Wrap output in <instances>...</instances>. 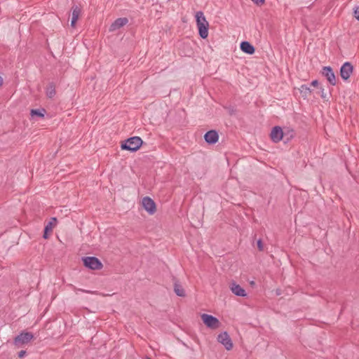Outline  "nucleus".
<instances>
[{
	"instance_id": "obj_1",
	"label": "nucleus",
	"mask_w": 359,
	"mask_h": 359,
	"mask_svg": "<svg viewBox=\"0 0 359 359\" xmlns=\"http://www.w3.org/2000/svg\"><path fill=\"white\" fill-rule=\"evenodd\" d=\"M195 17L200 36L202 39H206L208 36V22L201 11L196 12Z\"/></svg>"
},
{
	"instance_id": "obj_2",
	"label": "nucleus",
	"mask_w": 359,
	"mask_h": 359,
	"mask_svg": "<svg viewBox=\"0 0 359 359\" xmlns=\"http://www.w3.org/2000/svg\"><path fill=\"white\" fill-rule=\"evenodd\" d=\"M142 144V140L139 137H133L128 138L121 144V149L123 150H128L135 151L140 149Z\"/></svg>"
},
{
	"instance_id": "obj_3",
	"label": "nucleus",
	"mask_w": 359,
	"mask_h": 359,
	"mask_svg": "<svg viewBox=\"0 0 359 359\" xmlns=\"http://www.w3.org/2000/svg\"><path fill=\"white\" fill-rule=\"evenodd\" d=\"M201 318L203 323L208 327L212 330L217 329L220 326L219 320L209 314L203 313Z\"/></svg>"
},
{
	"instance_id": "obj_4",
	"label": "nucleus",
	"mask_w": 359,
	"mask_h": 359,
	"mask_svg": "<svg viewBox=\"0 0 359 359\" xmlns=\"http://www.w3.org/2000/svg\"><path fill=\"white\" fill-rule=\"evenodd\" d=\"M83 262L85 266L93 270L100 269L102 267L101 262L94 257H84Z\"/></svg>"
},
{
	"instance_id": "obj_5",
	"label": "nucleus",
	"mask_w": 359,
	"mask_h": 359,
	"mask_svg": "<svg viewBox=\"0 0 359 359\" xmlns=\"http://www.w3.org/2000/svg\"><path fill=\"white\" fill-rule=\"evenodd\" d=\"M142 205L143 208L148 212V214L152 215L156 211V206L154 201L149 197L145 196L142 199Z\"/></svg>"
},
{
	"instance_id": "obj_6",
	"label": "nucleus",
	"mask_w": 359,
	"mask_h": 359,
	"mask_svg": "<svg viewBox=\"0 0 359 359\" xmlns=\"http://www.w3.org/2000/svg\"><path fill=\"white\" fill-rule=\"evenodd\" d=\"M33 338L34 336L31 332H22L15 338L14 343L18 346H22L28 344Z\"/></svg>"
},
{
	"instance_id": "obj_7",
	"label": "nucleus",
	"mask_w": 359,
	"mask_h": 359,
	"mask_svg": "<svg viewBox=\"0 0 359 359\" xmlns=\"http://www.w3.org/2000/svg\"><path fill=\"white\" fill-rule=\"evenodd\" d=\"M217 340L224 346L226 350L229 351L233 348L232 341L226 332L220 333L217 337Z\"/></svg>"
},
{
	"instance_id": "obj_8",
	"label": "nucleus",
	"mask_w": 359,
	"mask_h": 359,
	"mask_svg": "<svg viewBox=\"0 0 359 359\" xmlns=\"http://www.w3.org/2000/svg\"><path fill=\"white\" fill-rule=\"evenodd\" d=\"M270 136L273 142H279L284 137L283 129L280 126L273 127Z\"/></svg>"
},
{
	"instance_id": "obj_9",
	"label": "nucleus",
	"mask_w": 359,
	"mask_h": 359,
	"mask_svg": "<svg viewBox=\"0 0 359 359\" xmlns=\"http://www.w3.org/2000/svg\"><path fill=\"white\" fill-rule=\"evenodd\" d=\"M353 72V66L350 62H345L341 67L340 75L344 80H347Z\"/></svg>"
},
{
	"instance_id": "obj_10",
	"label": "nucleus",
	"mask_w": 359,
	"mask_h": 359,
	"mask_svg": "<svg viewBox=\"0 0 359 359\" xmlns=\"http://www.w3.org/2000/svg\"><path fill=\"white\" fill-rule=\"evenodd\" d=\"M323 74L325 76L330 84L334 86L336 84L335 75L330 67H325L323 69Z\"/></svg>"
},
{
	"instance_id": "obj_11",
	"label": "nucleus",
	"mask_w": 359,
	"mask_h": 359,
	"mask_svg": "<svg viewBox=\"0 0 359 359\" xmlns=\"http://www.w3.org/2000/svg\"><path fill=\"white\" fill-rule=\"evenodd\" d=\"M128 22V20L126 18H118L109 27V31L114 32L126 25Z\"/></svg>"
},
{
	"instance_id": "obj_12",
	"label": "nucleus",
	"mask_w": 359,
	"mask_h": 359,
	"mask_svg": "<svg viewBox=\"0 0 359 359\" xmlns=\"http://www.w3.org/2000/svg\"><path fill=\"white\" fill-rule=\"evenodd\" d=\"M81 10L79 6L75 5L72 8V20H71V26L74 27L76 26V23L80 16Z\"/></svg>"
},
{
	"instance_id": "obj_13",
	"label": "nucleus",
	"mask_w": 359,
	"mask_h": 359,
	"mask_svg": "<svg viewBox=\"0 0 359 359\" xmlns=\"http://www.w3.org/2000/svg\"><path fill=\"white\" fill-rule=\"evenodd\" d=\"M205 140L209 144H215L218 141L219 135L215 130H210L204 135Z\"/></svg>"
},
{
	"instance_id": "obj_14",
	"label": "nucleus",
	"mask_w": 359,
	"mask_h": 359,
	"mask_svg": "<svg viewBox=\"0 0 359 359\" xmlns=\"http://www.w3.org/2000/svg\"><path fill=\"white\" fill-rule=\"evenodd\" d=\"M230 289L231 292L239 297H245L246 292L243 288H242L239 285L233 283L231 284Z\"/></svg>"
},
{
	"instance_id": "obj_15",
	"label": "nucleus",
	"mask_w": 359,
	"mask_h": 359,
	"mask_svg": "<svg viewBox=\"0 0 359 359\" xmlns=\"http://www.w3.org/2000/svg\"><path fill=\"white\" fill-rule=\"evenodd\" d=\"M56 223V219L55 217L51 219V221H50L45 226L44 229V233H43V238H48V233L52 232L55 225Z\"/></svg>"
},
{
	"instance_id": "obj_16",
	"label": "nucleus",
	"mask_w": 359,
	"mask_h": 359,
	"mask_svg": "<svg viewBox=\"0 0 359 359\" xmlns=\"http://www.w3.org/2000/svg\"><path fill=\"white\" fill-rule=\"evenodd\" d=\"M241 49L244 53L248 54H253L255 53V48L248 41H243L241 43Z\"/></svg>"
},
{
	"instance_id": "obj_17",
	"label": "nucleus",
	"mask_w": 359,
	"mask_h": 359,
	"mask_svg": "<svg viewBox=\"0 0 359 359\" xmlns=\"http://www.w3.org/2000/svg\"><path fill=\"white\" fill-rule=\"evenodd\" d=\"M46 95L51 98L55 95V88L53 83H49L46 90Z\"/></svg>"
},
{
	"instance_id": "obj_18",
	"label": "nucleus",
	"mask_w": 359,
	"mask_h": 359,
	"mask_svg": "<svg viewBox=\"0 0 359 359\" xmlns=\"http://www.w3.org/2000/svg\"><path fill=\"white\" fill-rule=\"evenodd\" d=\"M174 291L176 293V294L180 297L185 296V292H184L183 287L177 283H175Z\"/></svg>"
},
{
	"instance_id": "obj_19",
	"label": "nucleus",
	"mask_w": 359,
	"mask_h": 359,
	"mask_svg": "<svg viewBox=\"0 0 359 359\" xmlns=\"http://www.w3.org/2000/svg\"><path fill=\"white\" fill-rule=\"evenodd\" d=\"M284 137H286L287 140H290L294 137V130L290 128H285L283 129Z\"/></svg>"
},
{
	"instance_id": "obj_20",
	"label": "nucleus",
	"mask_w": 359,
	"mask_h": 359,
	"mask_svg": "<svg viewBox=\"0 0 359 359\" xmlns=\"http://www.w3.org/2000/svg\"><path fill=\"white\" fill-rule=\"evenodd\" d=\"M299 90L302 95L304 97H307L311 92L310 88L308 87L306 85L301 86Z\"/></svg>"
},
{
	"instance_id": "obj_21",
	"label": "nucleus",
	"mask_w": 359,
	"mask_h": 359,
	"mask_svg": "<svg viewBox=\"0 0 359 359\" xmlns=\"http://www.w3.org/2000/svg\"><path fill=\"white\" fill-rule=\"evenodd\" d=\"M44 113H45V110L44 109H42V110L32 109L31 112H30L32 116H39V117H43L44 116Z\"/></svg>"
},
{
	"instance_id": "obj_22",
	"label": "nucleus",
	"mask_w": 359,
	"mask_h": 359,
	"mask_svg": "<svg viewBox=\"0 0 359 359\" xmlns=\"http://www.w3.org/2000/svg\"><path fill=\"white\" fill-rule=\"evenodd\" d=\"M354 16L355 18L359 20V7H357L354 11Z\"/></svg>"
},
{
	"instance_id": "obj_23",
	"label": "nucleus",
	"mask_w": 359,
	"mask_h": 359,
	"mask_svg": "<svg viewBox=\"0 0 359 359\" xmlns=\"http://www.w3.org/2000/svg\"><path fill=\"white\" fill-rule=\"evenodd\" d=\"M257 248L258 249L260 250V251H262L263 249H264V247H263V244L262 243V241L261 240H259L257 241Z\"/></svg>"
},
{
	"instance_id": "obj_24",
	"label": "nucleus",
	"mask_w": 359,
	"mask_h": 359,
	"mask_svg": "<svg viewBox=\"0 0 359 359\" xmlns=\"http://www.w3.org/2000/svg\"><path fill=\"white\" fill-rule=\"evenodd\" d=\"M257 5H262L264 3V0H252Z\"/></svg>"
},
{
	"instance_id": "obj_25",
	"label": "nucleus",
	"mask_w": 359,
	"mask_h": 359,
	"mask_svg": "<svg viewBox=\"0 0 359 359\" xmlns=\"http://www.w3.org/2000/svg\"><path fill=\"white\" fill-rule=\"evenodd\" d=\"M25 354H26V351H20L19 352V353H18V356L20 358H22V357H24L25 355Z\"/></svg>"
},
{
	"instance_id": "obj_26",
	"label": "nucleus",
	"mask_w": 359,
	"mask_h": 359,
	"mask_svg": "<svg viewBox=\"0 0 359 359\" xmlns=\"http://www.w3.org/2000/svg\"><path fill=\"white\" fill-rule=\"evenodd\" d=\"M311 86H312L316 87V86H317L318 85V81H317V80H314V81H313L311 82Z\"/></svg>"
},
{
	"instance_id": "obj_27",
	"label": "nucleus",
	"mask_w": 359,
	"mask_h": 359,
	"mask_svg": "<svg viewBox=\"0 0 359 359\" xmlns=\"http://www.w3.org/2000/svg\"><path fill=\"white\" fill-rule=\"evenodd\" d=\"M3 83V79L0 76V86L2 85Z\"/></svg>"
},
{
	"instance_id": "obj_28",
	"label": "nucleus",
	"mask_w": 359,
	"mask_h": 359,
	"mask_svg": "<svg viewBox=\"0 0 359 359\" xmlns=\"http://www.w3.org/2000/svg\"><path fill=\"white\" fill-rule=\"evenodd\" d=\"M145 359H151L150 358L147 357Z\"/></svg>"
}]
</instances>
